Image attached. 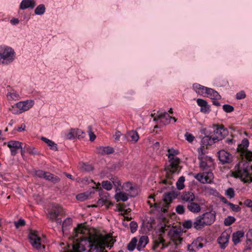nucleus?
<instances>
[{
	"label": "nucleus",
	"instance_id": "0e129e2a",
	"mask_svg": "<svg viewBox=\"0 0 252 252\" xmlns=\"http://www.w3.org/2000/svg\"><path fill=\"white\" fill-rule=\"evenodd\" d=\"M19 23V20L17 18H13L10 20V23L12 25H16Z\"/></svg>",
	"mask_w": 252,
	"mask_h": 252
},
{
	"label": "nucleus",
	"instance_id": "49530a36",
	"mask_svg": "<svg viewBox=\"0 0 252 252\" xmlns=\"http://www.w3.org/2000/svg\"><path fill=\"white\" fill-rule=\"evenodd\" d=\"M246 243L247 245H252V229L247 232Z\"/></svg>",
	"mask_w": 252,
	"mask_h": 252
},
{
	"label": "nucleus",
	"instance_id": "09e8293b",
	"mask_svg": "<svg viewBox=\"0 0 252 252\" xmlns=\"http://www.w3.org/2000/svg\"><path fill=\"white\" fill-rule=\"evenodd\" d=\"M222 108L224 111L226 113H230L234 110V108L232 106L229 104H224L222 106Z\"/></svg>",
	"mask_w": 252,
	"mask_h": 252
},
{
	"label": "nucleus",
	"instance_id": "6e6d98bb",
	"mask_svg": "<svg viewBox=\"0 0 252 252\" xmlns=\"http://www.w3.org/2000/svg\"><path fill=\"white\" fill-rule=\"evenodd\" d=\"M72 223V220L69 218H66L63 223V228H64L68 226H69Z\"/></svg>",
	"mask_w": 252,
	"mask_h": 252
},
{
	"label": "nucleus",
	"instance_id": "bf43d9fd",
	"mask_svg": "<svg viewBox=\"0 0 252 252\" xmlns=\"http://www.w3.org/2000/svg\"><path fill=\"white\" fill-rule=\"evenodd\" d=\"M88 128L89 129V135L90 137V140L91 141H93L95 139V134L92 131V127L91 126H89Z\"/></svg>",
	"mask_w": 252,
	"mask_h": 252
},
{
	"label": "nucleus",
	"instance_id": "e2e57ef3",
	"mask_svg": "<svg viewBox=\"0 0 252 252\" xmlns=\"http://www.w3.org/2000/svg\"><path fill=\"white\" fill-rule=\"evenodd\" d=\"M244 204L245 206L248 207L252 208V201L250 199H246L245 200Z\"/></svg>",
	"mask_w": 252,
	"mask_h": 252
},
{
	"label": "nucleus",
	"instance_id": "cd10ccee",
	"mask_svg": "<svg viewBox=\"0 0 252 252\" xmlns=\"http://www.w3.org/2000/svg\"><path fill=\"white\" fill-rule=\"evenodd\" d=\"M197 103L198 105L200 106V111L204 113H207L209 112V107L207 105V102L204 99L198 98L197 99Z\"/></svg>",
	"mask_w": 252,
	"mask_h": 252
},
{
	"label": "nucleus",
	"instance_id": "ea45409f",
	"mask_svg": "<svg viewBox=\"0 0 252 252\" xmlns=\"http://www.w3.org/2000/svg\"><path fill=\"white\" fill-rule=\"evenodd\" d=\"M164 240L162 239H161L159 241H155L154 245L153 247V249L154 250H155L158 247H159L160 245H161V249H163L167 247V245H164L163 244Z\"/></svg>",
	"mask_w": 252,
	"mask_h": 252
},
{
	"label": "nucleus",
	"instance_id": "a211bd4d",
	"mask_svg": "<svg viewBox=\"0 0 252 252\" xmlns=\"http://www.w3.org/2000/svg\"><path fill=\"white\" fill-rule=\"evenodd\" d=\"M205 204L204 200H200V202L197 203L191 201L188 203L187 207L188 210L194 214H197L201 210V206Z\"/></svg>",
	"mask_w": 252,
	"mask_h": 252
},
{
	"label": "nucleus",
	"instance_id": "ddd939ff",
	"mask_svg": "<svg viewBox=\"0 0 252 252\" xmlns=\"http://www.w3.org/2000/svg\"><path fill=\"white\" fill-rule=\"evenodd\" d=\"M194 177L202 184H211L213 181L214 175L212 171H206L196 174Z\"/></svg>",
	"mask_w": 252,
	"mask_h": 252
},
{
	"label": "nucleus",
	"instance_id": "a18cd8bd",
	"mask_svg": "<svg viewBox=\"0 0 252 252\" xmlns=\"http://www.w3.org/2000/svg\"><path fill=\"white\" fill-rule=\"evenodd\" d=\"M183 226L185 228L189 229L192 226L194 227V222L189 220H185L183 223Z\"/></svg>",
	"mask_w": 252,
	"mask_h": 252
},
{
	"label": "nucleus",
	"instance_id": "2f4dec72",
	"mask_svg": "<svg viewBox=\"0 0 252 252\" xmlns=\"http://www.w3.org/2000/svg\"><path fill=\"white\" fill-rule=\"evenodd\" d=\"M78 168L82 172L91 171L94 169L92 164L83 162L80 163L78 166Z\"/></svg>",
	"mask_w": 252,
	"mask_h": 252
},
{
	"label": "nucleus",
	"instance_id": "4468645a",
	"mask_svg": "<svg viewBox=\"0 0 252 252\" xmlns=\"http://www.w3.org/2000/svg\"><path fill=\"white\" fill-rule=\"evenodd\" d=\"M29 238L32 246L39 250L42 246L43 248H45V246L42 245V241L39 236H38L36 231H31L29 235Z\"/></svg>",
	"mask_w": 252,
	"mask_h": 252
},
{
	"label": "nucleus",
	"instance_id": "3c124183",
	"mask_svg": "<svg viewBox=\"0 0 252 252\" xmlns=\"http://www.w3.org/2000/svg\"><path fill=\"white\" fill-rule=\"evenodd\" d=\"M130 228L131 233H134L137 229L138 224L136 222L132 221L130 223Z\"/></svg>",
	"mask_w": 252,
	"mask_h": 252
},
{
	"label": "nucleus",
	"instance_id": "4c0bfd02",
	"mask_svg": "<svg viewBox=\"0 0 252 252\" xmlns=\"http://www.w3.org/2000/svg\"><path fill=\"white\" fill-rule=\"evenodd\" d=\"M185 181V178L184 176H181L180 177H179L177 182H176V187L178 189L181 190L184 188Z\"/></svg>",
	"mask_w": 252,
	"mask_h": 252
},
{
	"label": "nucleus",
	"instance_id": "8fccbe9b",
	"mask_svg": "<svg viewBox=\"0 0 252 252\" xmlns=\"http://www.w3.org/2000/svg\"><path fill=\"white\" fill-rule=\"evenodd\" d=\"M225 194L229 198L234 197L235 193L233 189L231 188H228L225 191Z\"/></svg>",
	"mask_w": 252,
	"mask_h": 252
},
{
	"label": "nucleus",
	"instance_id": "37998d69",
	"mask_svg": "<svg viewBox=\"0 0 252 252\" xmlns=\"http://www.w3.org/2000/svg\"><path fill=\"white\" fill-rule=\"evenodd\" d=\"M102 187L107 190H111L113 188V185L109 181H103L101 183Z\"/></svg>",
	"mask_w": 252,
	"mask_h": 252
},
{
	"label": "nucleus",
	"instance_id": "79ce46f5",
	"mask_svg": "<svg viewBox=\"0 0 252 252\" xmlns=\"http://www.w3.org/2000/svg\"><path fill=\"white\" fill-rule=\"evenodd\" d=\"M235 221V218L234 217L228 216L224 220V224L225 226L231 225Z\"/></svg>",
	"mask_w": 252,
	"mask_h": 252
},
{
	"label": "nucleus",
	"instance_id": "864d4df0",
	"mask_svg": "<svg viewBox=\"0 0 252 252\" xmlns=\"http://www.w3.org/2000/svg\"><path fill=\"white\" fill-rule=\"evenodd\" d=\"M185 137L189 142H192L194 139V136L191 133L186 132L185 134Z\"/></svg>",
	"mask_w": 252,
	"mask_h": 252
},
{
	"label": "nucleus",
	"instance_id": "338daca9",
	"mask_svg": "<svg viewBox=\"0 0 252 252\" xmlns=\"http://www.w3.org/2000/svg\"><path fill=\"white\" fill-rule=\"evenodd\" d=\"M153 148L156 151L159 149V143L158 142H156L155 143L153 146Z\"/></svg>",
	"mask_w": 252,
	"mask_h": 252
},
{
	"label": "nucleus",
	"instance_id": "39448f33",
	"mask_svg": "<svg viewBox=\"0 0 252 252\" xmlns=\"http://www.w3.org/2000/svg\"><path fill=\"white\" fill-rule=\"evenodd\" d=\"M216 213L214 211L206 212L195 218L194 228L196 230L201 229L205 226L213 224L215 220Z\"/></svg>",
	"mask_w": 252,
	"mask_h": 252
},
{
	"label": "nucleus",
	"instance_id": "f257e3e1",
	"mask_svg": "<svg viewBox=\"0 0 252 252\" xmlns=\"http://www.w3.org/2000/svg\"><path fill=\"white\" fill-rule=\"evenodd\" d=\"M73 252H103L105 248H111L115 240L110 234H91L82 224L74 229Z\"/></svg>",
	"mask_w": 252,
	"mask_h": 252
},
{
	"label": "nucleus",
	"instance_id": "4be33fe9",
	"mask_svg": "<svg viewBox=\"0 0 252 252\" xmlns=\"http://www.w3.org/2000/svg\"><path fill=\"white\" fill-rule=\"evenodd\" d=\"M22 143L18 141H10L7 143V146L10 148L11 155L15 156L19 149H22Z\"/></svg>",
	"mask_w": 252,
	"mask_h": 252
},
{
	"label": "nucleus",
	"instance_id": "052dcab7",
	"mask_svg": "<svg viewBox=\"0 0 252 252\" xmlns=\"http://www.w3.org/2000/svg\"><path fill=\"white\" fill-rule=\"evenodd\" d=\"M16 228L20 226H23L25 224V221L23 219H20L17 221L14 222Z\"/></svg>",
	"mask_w": 252,
	"mask_h": 252
},
{
	"label": "nucleus",
	"instance_id": "473e14b6",
	"mask_svg": "<svg viewBox=\"0 0 252 252\" xmlns=\"http://www.w3.org/2000/svg\"><path fill=\"white\" fill-rule=\"evenodd\" d=\"M44 179L54 184L57 183L60 181V178L59 177L48 172H47L46 176L44 177Z\"/></svg>",
	"mask_w": 252,
	"mask_h": 252
},
{
	"label": "nucleus",
	"instance_id": "4d7b16f0",
	"mask_svg": "<svg viewBox=\"0 0 252 252\" xmlns=\"http://www.w3.org/2000/svg\"><path fill=\"white\" fill-rule=\"evenodd\" d=\"M124 134H122L120 131H116L115 134L113 135V137L115 140L118 141L120 139V137L122 136L123 137Z\"/></svg>",
	"mask_w": 252,
	"mask_h": 252
},
{
	"label": "nucleus",
	"instance_id": "603ef678",
	"mask_svg": "<svg viewBox=\"0 0 252 252\" xmlns=\"http://www.w3.org/2000/svg\"><path fill=\"white\" fill-rule=\"evenodd\" d=\"M47 172H44L43 170H39L35 172V175L39 178H42L44 179V177L46 176Z\"/></svg>",
	"mask_w": 252,
	"mask_h": 252
},
{
	"label": "nucleus",
	"instance_id": "7ed1b4c3",
	"mask_svg": "<svg viewBox=\"0 0 252 252\" xmlns=\"http://www.w3.org/2000/svg\"><path fill=\"white\" fill-rule=\"evenodd\" d=\"M232 175L235 178H239L245 183H252V159H242L235 165Z\"/></svg>",
	"mask_w": 252,
	"mask_h": 252
},
{
	"label": "nucleus",
	"instance_id": "9d476101",
	"mask_svg": "<svg viewBox=\"0 0 252 252\" xmlns=\"http://www.w3.org/2000/svg\"><path fill=\"white\" fill-rule=\"evenodd\" d=\"M112 181L114 186L116 187L115 198L117 202L120 201L125 202L127 201L128 200V196L130 195L125 191L122 190L120 188L121 186V181L117 179H115L114 178H112Z\"/></svg>",
	"mask_w": 252,
	"mask_h": 252
},
{
	"label": "nucleus",
	"instance_id": "b1692460",
	"mask_svg": "<svg viewBox=\"0 0 252 252\" xmlns=\"http://www.w3.org/2000/svg\"><path fill=\"white\" fill-rule=\"evenodd\" d=\"M36 5L35 0H23L20 4V9L25 10L28 8L33 9Z\"/></svg>",
	"mask_w": 252,
	"mask_h": 252
},
{
	"label": "nucleus",
	"instance_id": "393cba45",
	"mask_svg": "<svg viewBox=\"0 0 252 252\" xmlns=\"http://www.w3.org/2000/svg\"><path fill=\"white\" fill-rule=\"evenodd\" d=\"M205 96H206L212 99L218 100L221 98L219 94L213 89L207 88H206Z\"/></svg>",
	"mask_w": 252,
	"mask_h": 252
},
{
	"label": "nucleus",
	"instance_id": "c756f323",
	"mask_svg": "<svg viewBox=\"0 0 252 252\" xmlns=\"http://www.w3.org/2000/svg\"><path fill=\"white\" fill-rule=\"evenodd\" d=\"M193 89L196 93L202 96H205L207 87L203 86L199 84L194 83L192 86Z\"/></svg>",
	"mask_w": 252,
	"mask_h": 252
},
{
	"label": "nucleus",
	"instance_id": "2eb2a0df",
	"mask_svg": "<svg viewBox=\"0 0 252 252\" xmlns=\"http://www.w3.org/2000/svg\"><path fill=\"white\" fill-rule=\"evenodd\" d=\"M63 209L58 205L52 204L50 208L47 210V217L52 221L59 220L57 218L63 212Z\"/></svg>",
	"mask_w": 252,
	"mask_h": 252
},
{
	"label": "nucleus",
	"instance_id": "6ab92c4d",
	"mask_svg": "<svg viewBox=\"0 0 252 252\" xmlns=\"http://www.w3.org/2000/svg\"><path fill=\"white\" fill-rule=\"evenodd\" d=\"M139 139L138 132L135 130H130L123 135V140H126L132 143H136Z\"/></svg>",
	"mask_w": 252,
	"mask_h": 252
},
{
	"label": "nucleus",
	"instance_id": "7c9ffc66",
	"mask_svg": "<svg viewBox=\"0 0 252 252\" xmlns=\"http://www.w3.org/2000/svg\"><path fill=\"white\" fill-rule=\"evenodd\" d=\"M182 198L184 201L189 203L194 200L195 196L191 192L185 191L183 193Z\"/></svg>",
	"mask_w": 252,
	"mask_h": 252
},
{
	"label": "nucleus",
	"instance_id": "f8f14e48",
	"mask_svg": "<svg viewBox=\"0 0 252 252\" xmlns=\"http://www.w3.org/2000/svg\"><path fill=\"white\" fill-rule=\"evenodd\" d=\"M199 167L204 171H211L214 168V160L203 154H199Z\"/></svg>",
	"mask_w": 252,
	"mask_h": 252
},
{
	"label": "nucleus",
	"instance_id": "c03bdc74",
	"mask_svg": "<svg viewBox=\"0 0 252 252\" xmlns=\"http://www.w3.org/2000/svg\"><path fill=\"white\" fill-rule=\"evenodd\" d=\"M229 206L230 208L233 211L238 212L241 210V208L237 205L234 204L232 203L225 202Z\"/></svg>",
	"mask_w": 252,
	"mask_h": 252
},
{
	"label": "nucleus",
	"instance_id": "1a4fd4ad",
	"mask_svg": "<svg viewBox=\"0 0 252 252\" xmlns=\"http://www.w3.org/2000/svg\"><path fill=\"white\" fill-rule=\"evenodd\" d=\"M227 132L223 126H217L210 136H206L204 140H209L208 144H212L221 140L227 134Z\"/></svg>",
	"mask_w": 252,
	"mask_h": 252
},
{
	"label": "nucleus",
	"instance_id": "0eeeda50",
	"mask_svg": "<svg viewBox=\"0 0 252 252\" xmlns=\"http://www.w3.org/2000/svg\"><path fill=\"white\" fill-rule=\"evenodd\" d=\"M149 243V238L147 236L143 235L139 236V239L133 237L127 245L128 251L132 252L135 249L138 251H142Z\"/></svg>",
	"mask_w": 252,
	"mask_h": 252
},
{
	"label": "nucleus",
	"instance_id": "9b49d317",
	"mask_svg": "<svg viewBox=\"0 0 252 252\" xmlns=\"http://www.w3.org/2000/svg\"><path fill=\"white\" fill-rule=\"evenodd\" d=\"M249 145L248 140L244 138L242 140L241 143L237 146V151L240 154L242 159L249 160L252 159V152L247 150Z\"/></svg>",
	"mask_w": 252,
	"mask_h": 252
},
{
	"label": "nucleus",
	"instance_id": "6e6552de",
	"mask_svg": "<svg viewBox=\"0 0 252 252\" xmlns=\"http://www.w3.org/2000/svg\"><path fill=\"white\" fill-rule=\"evenodd\" d=\"M34 104V101L32 99L21 101L12 105L10 110L12 114L18 115L29 110Z\"/></svg>",
	"mask_w": 252,
	"mask_h": 252
},
{
	"label": "nucleus",
	"instance_id": "de8ad7c7",
	"mask_svg": "<svg viewBox=\"0 0 252 252\" xmlns=\"http://www.w3.org/2000/svg\"><path fill=\"white\" fill-rule=\"evenodd\" d=\"M76 138H80L84 137V132L80 129H74Z\"/></svg>",
	"mask_w": 252,
	"mask_h": 252
},
{
	"label": "nucleus",
	"instance_id": "423d86ee",
	"mask_svg": "<svg viewBox=\"0 0 252 252\" xmlns=\"http://www.w3.org/2000/svg\"><path fill=\"white\" fill-rule=\"evenodd\" d=\"M16 57V52L13 48L5 45H0V64L9 65L14 62Z\"/></svg>",
	"mask_w": 252,
	"mask_h": 252
},
{
	"label": "nucleus",
	"instance_id": "a878e982",
	"mask_svg": "<svg viewBox=\"0 0 252 252\" xmlns=\"http://www.w3.org/2000/svg\"><path fill=\"white\" fill-rule=\"evenodd\" d=\"M245 233L243 230H239L232 234V240L234 245L240 242V239L244 236Z\"/></svg>",
	"mask_w": 252,
	"mask_h": 252
},
{
	"label": "nucleus",
	"instance_id": "774afa93",
	"mask_svg": "<svg viewBox=\"0 0 252 252\" xmlns=\"http://www.w3.org/2000/svg\"><path fill=\"white\" fill-rule=\"evenodd\" d=\"M226 143H227L228 144H233L235 143V141L233 138H227L225 140Z\"/></svg>",
	"mask_w": 252,
	"mask_h": 252
},
{
	"label": "nucleus",
	"instance_id": "5fc2aeb1",
	"mask_svg": "<svg viewBox=\"0 0 252 252\" xmlns=\"http://www.w3.org/2000/svg\"><path fill=\"white\" fill-rule=\"evenodd\" d=\"M176 212L180 215L183 214L185 213V207L182 205H178L176 207Z\"/></svg>",
	"mask_w": 252,
	"mask_h": 252
},
{
	"label": "nucleus",
	"instance_id": "5701e85b",
	"mask_svg": "<svg viewBox=\"0 0 252 252\" xmlns=\"http://www.w3.org/2000/svg\"><path fill=\"white\" fill-rule=\"evenodd\" d=\"M219 160L223 163H229L231 161L232 156L228 152L221 150L218 152Z\"/></svg>",
	"mask_w": 252,
	"mask_h": 252
},
{
	"label": "nucleus",
	"instance_id": "c85d7f7f",
	"mask_svg": "<svg viewBox=\"0 0 252 252\" xmlns=\"http://www.w3.org/2000/svg\"><path fill=\"white\" fill-rule=\"evenodd\" d=\"M6 97L9 101H17L21 98L20 93L13 90L8 92L6 94Z\"/></svg>",
	"mask_w": 252,
	"mask_h": 252
},
{
	"label": "nucleus",
	"instance_id": "13d9d810",
	"mask_svg": "<svg viewBox=\"0 0 252 252\" xmlns=\"http://www.w3.org/2000/svg\"><path fill=\"white\" fill-rule=\"evenodd\" d=\"M237 99H241L246 97V94L244 91H242L238 93L236 95Z\"/></svg>",
	"mask_w": 252,
	"mask_h": 252
},
{
	"label": "nucleus",
	"instance_id": "aec40b11",
	"mask_svg": "<svg viewBox=\"0 0 252 252\" xmlns=\"http://www.w3.org/2000/svg\"><path fill=\"white\" fill-rule=\"evenodd\" d=\"M203 238L201 237L197 238L194 240L191 244L188 245V250L190 252H194L200 248L203 247V244L202 243Z\"/></svg>",
	"mask_w": 252,
	"mask_h": 252
},
{
	"label": "nucleus",
	"instance_id": "72a5a7b5",
	"mask_svg": "<svg viewBox=\"0 0 252 252\" xmlns=\"http://www.w3.org/2000/svg\"><path fill=\"white\" fill-rule=\"evenodd\" d=\"M97 151L100 154H110L114 152V149L111 147H99L97 148Z\"/></svg>",
	"mask_w": 252,
	"mask_h": 252
},
{
	"label": "nucleus",
	"instance_id": "f704fd0d",
	"mask_svg": "<svg viewBox=\"0 0 252 252\" xmlns=\"http://www.w3.org/2000/svg\"><path fill=\"white\" fill-rule=\"evenodd\" d=\"M41 139L45 142L49 147H50L51 149L57 151L58 150V148L57 147L56 144L50 140V139H48L45 137H42Z\"/></svg>",
	"mask_w": 252,
	"mask_h": 252
},
{
	"label": "nucleus",
	"instance_id": "dca6fc26",
	"mask_svg": "<svg viewBox=\"0 0 252 252\" xmlns=\"http://www.w3.org/2000/svg\"><path fill=\"white\" fill-rule=\"evenodd\" d=\"M171 120L174 121V123L176 122V119L174 117L170 116L167 112L159 113L157 115V117L154 118V121H159L164 125L169 124Z\"/></svg>",
	"mask_w": 252,
	"mask_h": 252
},
{
	"label": "nucleus",
	"instance_id": "c9c22d12",
	"mask_svg": "<svg viewBox=\"0 0 252 252\" xmlns=\"http://www.w3.org/2000/svg\"><path fill=\"white\" fill-rule=\"evenodd\" d=\"M46 8L44 4H41L38 5L34 10V13L37 15H42L45 12Z\"/></svg>",
	"mask_w": 252,
	"mask_h": 252
},
{
	"label": "nucleus",
	"instance_id": "20e7f679",
	"mask_svg": "<svg viewBox=\"0 0 252 252\" xmlns=\"http://www.w3.org/2000/svg\"><path fill=\"white\" fill-rule=\"evenodd\" d=\"M149 198L152 200L147 201L151 208L150 212L151 213L157 214L167 212L169 204L174 198V196L173 193L167 192L164 194L162 201L159 203H156L152 196H150Z\"/></svg>",
	"mask_w": 252,
	"mask_h": 252
},
{
	"label": "nucleus",
	"instance_id": "bb28decb",
	"mask_svg": "<svg viewBox=\"0 0 252 252\" xmlns=\"http://www.w3.org/2000/svg\"><path fill=\"white\" fill-rule=\"evenodd\" d=\"M121 189H123V191L126 192L128 193L130 196H133L131 193L133 190L134 189V186L130 182H127L123 184L122 186H121Z\"/></svg>",
	"mask_w": 252,
	"mask_h": 252
},
{
	"label": "nucleus",
	"instance_id": "e433bc0d",
	"mask_svg": "<svg viewBox=\"0 0 252 252\" xmlns=\"http://www.w3.org/2000/svg\"><path fill=\"white\" fill-rule=\"evenodd\" d=\"M100 198L97 202V205L98 206H102L108 201V197L107 195H100Z\"/></svg>",
	"mask_w": 252,
	"mask_h": 252
},
{
	"label": "nucleus",
	"instance_id": "a19ab883",
	"mask_svg": "<svg viewBox=\"0 0 252 252\" xmlns=\"http://www.w3.org/2000/svg\"><path fill=\"white\" fill-rule=\"evenodd\" d=\"M90 194L88 192L80 193L76 195V199L79 201H83L87 199Z\"/></svg>",
	"mask_w": 252,
	"mask_h": 252
},
{
	"label": "nucleus",
	"instance_id": "680f3d73",
	"mask_svg": "<svg viewBox=\"0 0 252 252\" xmlns=\"http://www.w3.org/2000/svg\"><path fill=\"white\" fill-rule=\"evenodd\" d=\"M27 152L31 155H35L38 152L34 147H28L27 149Z\"/></svg>",
	"mask_w": 252,
	"mask_h": 252
},
{
	"label": "nucleus",
	"instance_id": "58836bf2",
	"mask_svg": "<svg viewBox=\"0 0 252 252\" xmlns=\"http://www.w3.org/2000/svg\"><path fill=\"white\" fill-rule=\"evenodd\" d=\"M65 138L67 139H73L76 138L74 129H71L66 132L64 135Z\"/></svg>",
	"mask_w": 252,
	"mask_h": 252
},
{
	"label": "nucleus",
	"instance_id": "69168bd1",
	"mask_svg": "<svg viewBox=\"0 0 252 252\" xmlns=\"http://www.w3.org/2000/svg\"><path fill=\"white\" fill-rule=\"evenodd\" d=\"M26 126L24 124H22L21 126L18 127L17 130L19 132H22L25 130Z\"/></svg>",
	"mask_w": 252,
	"mask_h": 252
},
{
	"label": "nucleus",
	"instance_id": "f03ea898",
	"mask_svg": "<svg viewBox=\"0 0 252 252\" xmlns=\"http://www.w3.org/2000/svg\"><path fill=\"white\" fill-rule=\"evenodd\" d=\"M179 154L178 150L169 149L167 151L168 162L166 170V178L162 180V182L165 184L172 185L174 181V174H178L180 171V159L177 157Z\"/></svg>",
	"mask_w": 252,
	"mask_h": 252
},
{
	"label": "nucleus",
	"instance_id": "f3484780",
	"mask_svg": "<svg viewBox=\"0 0 252 252\" xmlns=\"http://www.w3.org/2000/svg\"><path fill=\"white\" fill-rule=\"evenodd\" d=\"M230 238V233L227 231H224L218 238L217 241L221 249H224L228 245Z\"/></svg>",
	"mask_w": 252,
	"mask_h": 252
},
{
	"label": "nucleus",
	"instance_id": "412c9836",
	"mask_svg": "<svg viewBox=\"0 0 252 252\" xmlns=\"http://www.w3.org/2000/svg\"><path fill=\"white\" fill-rule=\"evenodd\" d=\"M168 236L170 238L176 245L181 243L182 238L181 237L180 233L177 230L171 229L168 233Z\"/></svg>",
	"mask_w": 252,
	"mask_h": 252
}]
</instances>
